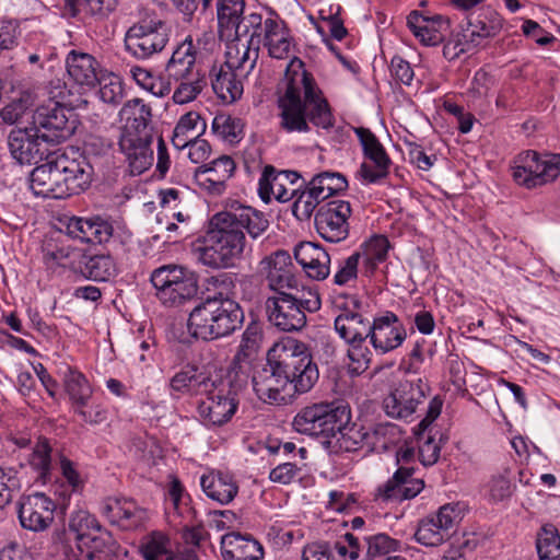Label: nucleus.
Instances as JSON below:
<instances>
[{
    "label": "nucleus",
    "instance_id": "4be33fe9",
    "mask_svg": "<svg viewBox=\"0 0 560 560\" xmlns=\"http://www.w3.org/2000/svg\"><path fill=\"white\" fill-rule=\"evenodd\" d=\"M55 502L43 492L23 495L18 502V516L23 528L44 532L54 521Z\"/></svg>",
    "mask_w": 560,
    "mask_h": 560
},
{
    "label": "nucleus",
    "instance_id": "6e6d98bb",
    "mask_svg": "<svg viewBox=\"0 0 560 560\" xmlns=\"http://www.w3.org/2000/svg\"><path fill=\"white\" fill-rule=\"evenodd\" d=\"M539 560H560V533L551 524L540 528L536 538Z\"/></svg>",
    "mask_w": 560,
    "mask_h": 560
},
{
    "label": "nucleus",
    "instance_id": "ddd939ff",
    "mask_svg": "<svg viewBox=\"0 0 560 560\" xmlns=\"http://www.w3.org/2000/svg\"><path fill=\"white\" fill-rule=\"evenodd\" d=\"M203 395L206 398L198 404L197 413L208 428L222 427L232 419L238 408L236 390L226 388L223 382H213V387Z\"/></svg>",
    "mask_w": 560,
    "mask_h": 560
},
{
    "label": "nucleus",
    "instance_id": "052dcab7",
    "mask_svg": "<svg viewBox=\"0 0 560 560\" xmlns=\"http://www.w3.org/2000/svg\"><path fill=\"white\" fill-rule=\"evenodd\" d=\"M75 540L73 544L70 541L62 546V553L65 560H94L96 553L105 551L106 548L100 547L101 540L89 538V540Z\"/></svg>",
    "mask_w": 560,
    "mask_h": 560
},
{
    "label": "nucleus",
    "instance_id": "774afa93",
    "mask_svg": "<svg viewBox=\"0 0 560 560\" xmlns=\"http://www.w3.org/2000/svg\"><path fill=\"white\" fill-rule=\"evenodd\" d=\"M358 538L354 534L347 533L338 540L330 542V551L335 560H357L359 550Z\"/></svg>",
    "mask_w": 560,
    "mask_h": 560
},
{
    "label": "nucleus",
    "instance_id": "f257e3e1",
    "mask_svg": "<svg viewBox=\"0 0 560 560\" xmlns=\"http://www.w3.org/2000/svg\"><path fill=\"white\" fill-rule=\"evenodd\" d=\"M284 90L277 97L278 126L287 133H308L311 126L330 129L331 107L304 62L294 58L285 71Z\"/></svg>",
    "mask_w": 560,
    "mask_h": 560
},
{
    "label": "nucleus",
    "instance_id": "2eb2a0df",
    "mask_svg": "<svg viewBox=\"0 0 560 560\" xmlns=\"http://www.w3.org/2000/svg\"><path fill=\"white\" fill-rule=\"evenodd\" d=\"M351 205L347 200L334 199L319 206L315 213V229L329 243H340L349 236Z\"/></svg>",
    "mask_w": 560,
    "mask_h": 560
},
{
    "label": "nucleus",
    "instance_id": "6ab92c4d",
    "mask_svg": "<svg viewBox=\"0 0 560 560\" xmlns=\"http://www.w3.org/2000/svg\"><path fill=\"white\" fill-rule=\"evenodd\" d=\"M101 515L121 530H136L148 521L147 509L131 498L108 497L100 504Z\"/></svg>",
    "mask_w": 560,
    "mask_h": 560
},
{
    "label": "nucleus",
    "instance_id": "dca6fc26",
    "mask_svg": "<svg viewBox=\"0 0 560 560\" xmlns=\"http://www.w3.org/2000/svg\"><path fill=\"white\" fill-rule=\"evenodd\" d=\"M354 132L362 147L364 158L369 160L361 164L359 174L365 184H376L388 176L392 160L370 129L358 127Z\"/></svg>",
    "mask_w": 560,
    "mask_h": 560
},
{
    "label": "nucleus",
    "instance_id": "c03bdc74",
    "mask_svg": "<svg viewBox=\"0 0 560 560\" xmlns=\"http://www.w3.org/2000/svg\"><path fill=\"white\" fill-rule=\"evenodd\" d=\"M211 86L219 98L233 103L243 94V84L237 80V73L223 63L214 65L210 70Z\"/></svg>",
    "mask_w": 560,
    "mask_h": 560
},
{
    "label": "nucleus",
    "instance_id": "4d7b16f0",
    "mask_svg": "<svg viewBox=\"0 0 560 560\" xmlns=\"http://www.w3.org/2000/svg\"><path fill=\"white\" fill-rule=\"evenodd\" d=\"M363 542L366 557L373 560L401 549V541L385 533L364 534Z\"/></svg>",
    "mask_w": 560,
    "mask_h": 560
},
{
    "label": "nucleus",
    "instance_id": "a18cd8bd",
    "mask_svg": "<svg viewBox=\"0 0 560 560\" xmlns=\"http://www.w3.org/2000/svg\"><path fill=\"white\" fill-rule=\"evenodd\" d=\"M245 10L244 0H218L217 3V18L218 28L221 38H232L237 32Z\"/></svg>",
    "mask_w": 560,
    "mask_h": 560
},
{
    "label": "nucleus",
    "instance_id": "f03ea898",
    "mask_svg": "<svg viewBox=\"0 0 560 560\" xmlns=\"http://www.w3.org/2000/svg\"><path fill=\"white\" fill-rule=\"evenodd\" d=\"M71 149L36 166L31 173V189L44 198L63 199L84 191L92 182L93 167Z\"/></svg>",
    "mask_w": 560,
    "mask_h": 560
},
{
    "label": "nucleus",
    "instance_id": "de8ad7c7",
    "mask_svg": "<svg viewBox=\"0 0 560 560\" xmlns=\"http://www.w3.org/2000/svg\"><path fill=\"white\" fill-rule=\"evenodd\" d=\"M262 45L267 48L271 58L284 59L288 57L292 45V37L287 23L281 18L273 27L270 25Z\"/></svg>",
    "mask_w": 560,
    "mask_h": 560
},
{
    "label": "nucleus",
    "instance_id": "473e14b6",
    "mask_svg": "<svg viewBox=\"0 0 560 560\" xmlns=\"http://www.w3.org/2000/svg\"><path fill=\"white\" fill-rule=\"evenodd\" d=\"M198 51L191 39L187 37L173 50L171 58L166 62L165 73L168 81L172 79H189L194 74L205 71L197 62Z\"/></svg>",
    "mask_w": 560,
    "mask_h": 560
},
{
    "label": "nucleus",
    "instance_id": "3c124183",
    "mask_svg": "<svg viewBox=\"0 0 560 560\" xmlns=\"http://www.w3.org/2000/svg\"><path fill=\"white\" fill-rule=\"evenodd\" d=\"M51 453L52 448L48 439L40 436L38 438L27 459L28 465L37 475L36 479L42 483H46L50 480L51 477Z\"/></svg>",
    "mask_w": 560,
    "mask_h": 560
},
{
    "label": "nucleus",
    "instance_id": "e2e57ef3",
    "mask_svg": "<svg viewBox=\"0 0 560 560\" xmlns=\"http://www.w3.org/2000/svg\"><path fill=\"white\" fill-rule=\"evenodd\" d=\"M261 338L259 324L250 322L242 334L241 342L236 351V360H252L258 352Z\"/></svg>",
    "mask_w": 560,
    "mask_h": 560
},
{
    "label": "nucleus",
    "instance_id": "a19ab883",
    "mask_svg": "<svg viewBox=\"0 0 560 560\" xmlns=\"http://www.w3.org/2000/svg\"><path fill=\"white\" fill-rule=\"evenodd\" d=\"M200 486L209 499L222 505L232 502L238 493V486L233 476L220 470L202 475Z\"/></svg>",
    "mask_w": 560,
    "mask_h": 560
},
{
    "label": "nucleus",
    "instance_id": "c9c22d12",
    "mask_svg": "<svg viewBox=\"0 0 560 560\" xmlns=\"http://www.w3.org/2000/svg\"><path fill=\"white\" fill-rule=\"evenodd\" d=\"M226 220L236 230L244 232L256 240L261 236L269 228L270 222L267 215L250 206L237 205L231 206L230 210L221 211Z\"/></svg>",
    "mask_w": 560,
    "mask_h": 560
},
{
    "label": "nucleus",
    "instance_id": "09e8293b",
    "mask_svg": "<svg viewBox=\"0 0 560 560\" xmlns=\"http://www.w3.org/2000/svg\"><path fill=\"white\" fill-rule=\"evenodd\" d=\"M303 364H296V369L288 371L290 380V389L295 394H304L313 388L318 380L319 373L316 363L312 359V354L306 355Z\"/></svg>",
    "mask_w": 560,
    "mask_h": 560
},
{
    "label": "nucleus",
    "instance_id": "aec40b11",
    "mask_svg": "<svg viewBox=\"0 0 560 560\" xmlns=\"http://www.w3.org/2000/svg\"><path fill=\"white\" fill-rule=\"evenodd\" d=\"M101 515L121 530H136L148 521L147 509L131 498L108 497L100 504Z\"/></svg>",
    "mask_w": 560,
    "mask_h": 560
},
{
    "label": "nucleus",
    "instance_id": "a878e982",
    "mask_svg": "<svg viewBox=\"0 0 560 560\" xmlns=\"http://www.w3.org/2000/svg\"><path fill=\"white\" fill-rule=\"evenodd\" d=\"M279 19V14L273 10H270L267 16L258 12H250L243 16V21H241V25H238L237 32H235L232 38L240 39L241 37H248L247 43H249V46L255 47L253 51L254 57L248 71H252L256 66L260 45L265 42L270 25L273 26Z\"/></svg>",
    "mask_w": 560,
    "mask_h": 560
},
{
    "label": "nucleus",
    "instance_id": "338daca9",
    "mask_svg": "<svg viewBox=\"0 0 560 560\" xmlns=\"http://www.w3.org/2000/svg\"><path fill=\"white\" fill-rule=\"evenodd\" d=\"M112 150V142L107 139L90 135L85 138L83 142V151L82 153L75 152V158H84L89 164L94 168L93 162L96 159L103 158L107 155Z\"/></svg>",
    "mask_w": 560,
    "mask_h": 560
},
{
    "label": "nucleus",
    "instance_id": "603ef678",
    "mask_svg": "<svg viewBox=\"0 0 560 560\" xmlns=\"http://www.w3.org/2000/svg\"><path fill=\"white\" fill-rule=\"evenodd\" d=\"M63 386L72 407L82 406L84 401L92 399L93 390L89 381L84 374L70 366L63 373Z\"/></svg>",
    "mask_w": 560,
    "mask_h": 560
},
{
    "label": "nucleus",
    "instance_id": "f8f14e48",
    "mask_svg": "<svg viewBox=\"0 0 560 560\" xmlns=\"http://www.w3.org/2000/svg\"><path fill=\"white\" fill-rule=\"evenodd\" d=\"M560 174V154L527 150L520 153L513 166L515 183L533 189L553 182Z\"/></svg>",
    "mask_w": 560,
    "mask_h": 560
},
{
    "label": "nucleus",
    "instance_id": "bf43d9fd",
    "mask_svg": "<svg viewBox=\"0 0 560 560\" xmlns=\"http://www.w3.org/2000/svg\"><path fill=\"white\" fill-rule=\"evenodd\" d=\"M298 189L295 200L292 205V213L293 215L300 220H308L317 206H322L323 197H320L313 186L307 183L304 189Z\"/></svg>",
    "mask_w": 560,
    "mask_h": 560
},
{
    "label": "nucleus",
    "instance_id": "5fc2aeb1",
    "mask_svg": "<svg viewBox=\"0 0 560 560\" xmlns=\"http://www.w3.org/2000/svg\"><path fill=\"white\" fill-rule=\"evenodd\" d=\"M172 81L177 83L172 98L179 105L195 101L208 84L206 72L194 74L189 79H172Z\"/></svg>",
    "mask_w": 560,
    "mask_h": 560
},
{
    "label": "nucleus",
    "instance_id": "4c0bfd02",
    "mask_svg": "<svg viewBox=\"0 0 560 560\" xmlns=\"http://www.w3.org/2000/svg\"><path fill=\"white\" fill-rule=\"evenodd\" d=\"M69 533L73 534V539L81 541L83 538L100 539V547L108 548L113 542L112 534L104 528L98 520L90 512L79 510L73 512L69 520Z\"/></svg>",
    "mask_w": 560,
    "mask_h": 560
},
{
    "label": "nucleus",
    "instance_id": "412c9836",
    "mask_svg": "<svg viewBox=\"0 0 560 560\" xmlns=\"http://www.w3.org/2000/svg\"><path fill=\"white\" fill-rule=\"evenodd\" d=\"M252 384L257 397L267 404L283 405L292 396L288 374L268 361L254 372Z\"/></svg>",
    "mask_w": 560,
    "mask_h": 560
},
{
    "label": "nucleus",
    "instance_id": "37998d69",
    "mask_svg": "<svg viewBox=\"0 0 560 560\" xmlns=\"http://www.w3.org/2000/svg\"><path fill=\"white\" fill-rule=\"evenodd\" d=\"M390 244L385 235L375 234L365 240L357 250L359 259L362 260V273L370 278L372 277L378 265L387 259Z\"/></svg>",
    "mask_w": 560,
    "mask_h": 560
},
{
    "label": "nucleus",
    "instance_id": "7c9ffc66",
    "mask_svg": "<svg viewBox=\"0 0 560 560\" xmlns=\"http://www.w3.org/2000/svg\"><path fill=\"white\" fill-rule=\"evenodd\" d=\"M443 400L435 396L429 402L424 418L415 428V434L419 442V457L424 466L435 464L440 457V445L434 441L433 436L427 434L432 422L441 415Z\"/></svg>",
    "mask_w": 560,
    "mask_h": 560
},
{
    "label": "nucleus",
    "instance_id": "bb28decb",
    "mask_svg": "<svg viewBox=\"0 0 560 560\" xmlns=\"http://www.w3.org/2000/svg\"><path fill=\"white\" fill-rule=\"evenodd\" d=\"M407 26L423 45L436 46L443 42L450 20L441 14L429 15L413 10L407 16Z\"/></svg>",
    "mask_w": 560,
    "mask_h": 560
},
{
    "label": "nucleus",
    "instance_id": "cd10ccee",
    "mask_svg": "<svg viewBox=\"0 0 560 560\" xmlns=\"http://www.w3.org/2000/svg\"><path fill=\"white\" fill-rule=\"evenodd\" d=\"M299 178L300 174L294 171L277 172L272 165H267L258 184L259 197L265 202H269L271 196L280 202H287L296 195L298 189H288L285 184L293 185Z\"/></svg>",
    "mask_w": 560,
    "mask_h": 560
},
{
    "label": "nucleus",
    "instance_id": "7ed1b4c3",
    "mask_svg": "<svg viewBox=\"0 0 560 560\" xmlns=\"http://www.w3.org/2000/svg\"><path fill=\"white\" fill-rule=\"evenodd\" d=\"M244 319L240 303L218 293L207 296L191 310L187 330L194 339L209 342L230 337L242 328Z\"/></svg>",
    "mask_w": 560,
    "mask_h": 560
},
{
    "label": "nucleus",
    "instance_id": "13d9d810",
    "mask_svg": "<svg viewBox=\"0 0 560 560\" xmlns=\"http://www.w3.org/2000/svg\"><path fill=\"white\" fill-rule=\"evenodd\" d=\"M245 124L240 117L218 114L212 120V131L230 143H237L243 138Z\"/></svg>",
    "mask_w": 560,
    "mask_h": 560
},
{
    "label": "nucleus",
    "instance_id": "b1692460",
    "mask_svg": "<svg viewBox=\"0 0 560 560\" xmlns=\"http://www.w3.org/2000/svg\"><path fill=\"white\" fill-rule=\"evenodd\" d=\"M262 269L267 272L269 288L275 295L299 294L300 282L294 273V267L290 255L284 250H278L261 261Z\"/></svg>",
    "mask_w": 560,
    "mask_h": 560
},
{
    "label": "nucleus",
    "instance_id": "a211bd4d",
    "mask_svg": "<svg viewBox=\"0 0 560 560\" xmlns=\"http://www.w3.org/2000/svg\"><path fill=\"white\" fill-rule=\"evenodd\" d=\"M412 466H399L386 482L374 492L376 503H397L416 498L424 488V481L415 477Z\"/></svg>",
    "mask_w": 560,
    "mask_h": 560
},
{
    "label": "nucleus",
    "instance_id": "393cba45",
    "mask_svg": "<svg viewBox=\"0 0 560 560\" xmlns=\"http://www.w3.org/2000/svg\"><path fill=\"white\" fill-rule=\"evenodd\" d=\"M502 27V16L491 7H485L469 14L463 38L468 48L485 47L490 38L499 35Z\"/></svg>",
    "mask_w": 560,
    "mask_h": 560
},
{
    "label": "nucleus",
    "instance_id": "0e129e2a",
    "mask_svg": "<svg viewBox=\"0 0 560 560\" xmlns=\"http://www.w3.org/2000/svg\"><path fill=\"white\" fill-rule=\"evenodd\" d=\"M97 83L100 84L98 96L102 102L113 106L121 103L125 90L118 75L114 73L101 74Z\"/></svg>",
    "mask_w": 560,
    "mask_h": 560
},
{
    "label": "nucleus",
    "instance_id": "79ce46f5",
    "mask_svg": "<svg viewBox=\"0 0 560 560\" xmlns=\"http://www.w3.org/2000/svg\"><path fill=\"white\" fill-rule=\"evenodd\" d=\"M125 126L121 133L151 135V107L141 98H132L124 104L119 112Z\"/></svg>",
    "mask_w": 560,
    "mask_h": 560
},
{
    "label": "nucleus",
    "instance_id": "1a4fd4ad",
    "mask_svg": "<svg viewBox=\"0 0 560 560\" xmlns=\"http://www.w3.org/2000/svg\"><path fill=\"white\" fill-rule=\"evenodd\" d=\"M150 281L155 289V296L167 307L185 304L196 296L199 289L195 273L176 265H165L153 270Z\"/></svg>",
    "mask_w": 560,
    "mask_h": 560
},
{
    "label": "nucleus",
    "instance_id": "58836bf2",
    "mask_svg": "<svg viewBox=\"0 0 560 560\" xmlns=\"http://www.w3.org/2000/svg\"><path fill=\"white\" fill-rule=\"evenodd\" d=\"M213 380L196 365L187 364L170 381L173 392L182 395H203L213 387Z\"/></svg>",
    "mask_w": 560,
    "mask_h": 560
},
{
    "label": "nucleus",
    "instance_id": "49530a36",
    "mask_svg": "<svg viewBox=\"0 0 560 560\" xmlns=\"http://www.w3.org/2000/svg\"><path fill=\"white\" fill-rule=\"evenodd\" d=\"M401 439V429L392 422H380L368 428V448L371 451H387Z\"/></svg>",
    "mask_w": 560,
    "mask_h": 560
},
{
    "label": "nucleus",
    "instance_id": "ea45409f",
    "mask_svg": "<svg viewBox=\"0 0 560 560\" xmlns=\"http://www.w3.org/2000/svg\"><path fill=\"white\" fill-rule=\"evenodd\" d=\"M332 452H357L363 447H368V428L351 423V420L334 429V436L322 441Z\"/></svg>",
    "mask_w": 560,
    "mask_h": 560
},
{
    "label": "nucleus",
    "instance_id": "c85d7f7f",
    "mask_svg": "<svg viewBox=\"0 0 560 560\" xmlns=\"http://www.w3.org/2000/svg\"><path fill=\"white\" fill-rule=\"evenodd\" d=\"M152 135L121 133L119 149L128 161L130 172L140 175L153 163Z\"/></svg>",
    "mask_w": 560,
    "mask_h": 560
},
{
    "label": "nucleus",
    "instance_id": "72a5a7b5",
    "mask_svg": "<svg viewBox=\"0 0 560 560\" xmlns=\"http://www.w3.org/2000/svg\"><path fill=\"white\" fill-rule=\"evenodd\" d=\"M40 138L34 136L32 127L15 129L9 133L8 145L10 153L20 164H36L46 155Z\"/></svg>",
    "mask_w": 560,
    "mask_h": 560
},
{
    "label": "nucleus",
    "instance_id": "0eeeda50",
    "mask_svg": "<svg viewBox=\"0 0 560 560\" xmlns=\"http://www.w3.org/2000/svg\"><path fill=\"white\" fill-rule=\"evenodd\" d=\"M350 420V406L342 400H337L302 408L295 415L292 425L301 434L322 438L324 441L334 436V429H339Z\"/></svg>",
    "mask_w": 560,
    "mask_h": 560
},
{
    "label": "nucleus",
    "instance_id": "6e6552de",
    "mask_svg": "<svg viewBox=\"0 0 560 560\" xmlns=\"http://www.w3.org/2000/svg\"><path fill=\"white\" fill-rule=\"evenodd\" d=\"M310 298L302 294H283L266 300L269 323L281 331H299L306 325L305 311L316 312L320 307L317 293L308 291Z\"/></svg>",
    "mask_w": 560,
    "mask_h": 560
},
{
    "label": "nucleus",
    "instance_id": "20e7f679",
    "mask_svg": "<svg viewBox=\"0 0 560 560\" xmlns=\"http://www.w3.org/2000/svg\"><path fill=\"white\" fill-rule=\"evenodd\" d=\"M245 247L244 232L236 230L222 212H218L210 219L205 234L197 240L194 253L203 266L228 269L242 259Z\"/></svg>",
    "mask_w": 560,
    "mask_h": 560
},
{
    "label": "nucleus",
    "instance_id": "c756f323",
    "mask_svg": "<svg viewBox=\"0 0 560 560\" xmlns=\"http://www.w3.org/2000/svg\"><path fill=\"white\" fill-rule=\"evenodd\" d=\"M167 501L170 506L166 514L171 523L189 525L196 522L198 513L192 506L191 497L176 476H172L167 485Z\"/></svg>",
    "mask_w": 560,
    "mask_h": 560
},
{
    "label": "nucleus",
    "instance_id": "4468645a",
    "mask_svg": "<svg viewBox=\"0 0 560 560\" xmlns=\"http://www.w3.org/2000/svg\"><path fill=\"white\" fill-rule=\"evenodd\" d=\"M458 503L442 505L436 514L422 518L415 533L416 540L427 547H438L448 540L459 523Z\"/></svg>",
    "mask_w": 560,
    "mask_h": 560
},
{
    "label": "nucleus",
    "instance_id": "e433bc0d",
    "mask_svg": "<svg viewBox=\"0 0 560 560\" xmlns=\"http://www.w3.org/2000/svg\"><path fill=\"white\" fill-rule=\"evenodd\" d=\"M221 555L223 560H262L264 548L252 536H243L232 532L221 539Z\"/></svg>",
    "mask_w": 560,
    "mask_h": 560
},
{
    "label": "nucleus",
    "instance_id": "423d86ee",
    "mask_svg": "<svg viewBox=\"0 0 560 560\" xmlns=\"http://www.w3.org/2000/svg\"><path fill=\"white\" fill-rule=\"evenodd\" d=\"M171 37V27L155 12L144 13L126 32V51L137 60H148L164 50Z\"/></svg>",
    "mask_w": 560,
    "mask_h": 560
},
{
    "label": "nucleus",
    "instance_id": "8fccbe9b",
    "mask_svg": "<svg viewBox=\"0 0 560 560\" xmlns=\"http://www.w3.org/2000/svg\"><path fill=\"white\" fill-rule=\"evenodd\" d=\"M118 5V0H65V8L72 16L80 12L95 20L106 19Z\"/></svg>",
    "mask_w": 560,
    "mask_h": 560
},
{
    "label": "nucleus",
    "instance_id": "680f3d73",
    "mask_svg": "<svg viewBox=\"0 0 560 560\" xmlns=\"http://www.w3.org/2000/svg\"><path fill=\"white\" fill-rule=\"evenodd\" d=\"M83 273L94 281H107L116 273V266L110 255H94L84 262Z\"/></svg>",
    "mask_w": 560,
    "mask_h": 560
},
{
    "label": "nucleus",
    "instance_id": "f3484780",
    "mask_svg": "<svg viewBox=\"0 0 560 560\" xmlns=\"http://www.w3.org/2000/svg\"><path fill=\"white\" fill-rule=\"evenodd\" d=\"M406 339L407 329L394 312L383 311L373 317L369 342L377 354L384 355L395 351Z\"/></svg>",
    "mask_w": 560,
    "mask_h": 560
},
{
    "label": "nucleus",
    "instance_id": "69168bd1",
    "mask_svg": "<svg viewBox=\"0 0 560 560\" xmlns=\"http://www.w3.org/2000/svg\"><path fill=\"white\" fill-rule=\"evenodd\" d=\"M144 560H173L175 557L170 550V538L161 533L153 532L142 546Z\"/></svg>",
    "mask_w": 560,
    "mask_h": 560
},
{
    "label": "nucleus",
    "instance_id": "f704fd0d",
    "mask_svg": "<svg viewBox=\"0 0 560 560\" xmlns=\"http://www.w3.org/2000/svg\"><path fill=\"white\" fill-rule=\"evenodd\" d=\"M69 78L80 86L93 88L102 74L101 65L91 54L72 49L66 57Z\"/></svg>",
    "mask_w": 560,
    "mask_h": 560
},
{
    "label": "nucleus",
    "instance_id": "864d4df0",
    "mask_svg": "<svg viewBox=\"0 0 560 560\" xmlns=\"http://www.w3.org/2000/svg\"><path fill=\"white\" fill-rule=\"evenodd\" d=\"M308 183L313 186L315 191L323 197L324 201L348 188L346 176L338 172H322L314 175Z\"/></svg>",
    "mask_w": 560,
    "mask_h": 560
},
{
    "label": "nucleus",
    "instance_id": "39448f33",
    "mask_svg": "<svg viewBox=\"0 0 560 560\" xmlns=\"http://www.w3.org/2000/svg\"><path fill=\"white\" fill-rule=\"evenodd\" d=\"M334 326L339 337L349 346L347 357L351 363L348 373L351 376L363 374L373 359V351L366 345L370 341L372 320L366 314L340 312Z\"/></svg>",
    "mask_w": 560,
    "mask_h": 560
},
{
    "label": "nucleus",
    "instance_id": "9d476101",
    "mask_svg": "<svg viewBox=\"0 0 560 560\" xmlns=\"http://www.w3.org/2000/svg\"><path fill=\"white\" fill-rule=\"evenodd\" d=\"M66 230L67 234L74 240L93 245L107 244L114 250L130 244L132 237L130 231L114 225L108 219L98 215L91 218L73 217L69 219Z\"/></svg>",
    "mask_w": 560,
    "mask_h": 560
},
{
    "label": "nucleus",
    "instance_id": "9b49d317",
    "mask_svg": "<svg viewBox=\"0 0 560 560\" xmlns=\"http://www.w3.org/2000/svg\"><path fill=\"white\" fill-rule=\"evenodd\" d=\"M75 115L58 102L49 101L36 107L31 127L34 136L48 143H59L69 139L77 129Z\"/></svg>",
    "mask_w": 560,
    "mask_h": 560
},
{
    "label": "nucleus",
    "instance_id": "2f4dec72",
    "mask_svg": "<svg viewBox=\"0 0 560 560\" xmlns=\"http://www.w3.org/2000/svg\"><path fill=\"white\" fill-rule=\"evenodd\" d=\"M310 354L306 343L292 337H285L268 350L267 361L276 366L278 371L288 373V371L296 369V364H303L302 361Z\"/></svg>",
    "mask_w": 560,
    "mask_h": 560
},
{
    "label": "nucleus",
    "instance_id": "5701e85b",
    "mask_svg": "<svg viewBox=\"0 0 560 560\" xmlns=\"http://www.w3.org/2000/svg\"><path fill=\"white\" fill-rule=\"evenodd\" d=\"M424 384L421 380L402 382L383 401L387 416L407 420L425 399Z\"/></svg>",
    "mask_w": 560,
    "mask_h": 560
}]
</instances>
